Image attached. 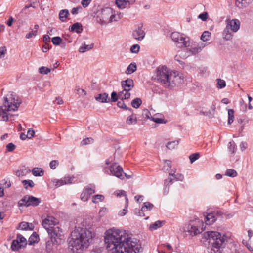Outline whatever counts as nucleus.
<instances>
[{
  "label": "nucleus",
  "instance_id": "nucleus-1",
  "mask_svg": "<svg viewBox=\"0 0 253 253\" xmlns=\"http://www.w3.org/2000/svg\"><path fill=\"white\" fill-rule=\"evenodd\" d=\"M104 241L106 247L110 249L112 253H142L143 251L139 239L114 227L105 231Z\"/></svg>",
  "mask_w": 253,
  "mask_h": 253
},
{
  "label": "nucleus",
  "instance_id": "nucleus-2",
  "mask_svg": "<svg viewBox=\"0 0 253 253\" xmlns=\"http://www.w3.org/2000/svg\"><path fill=\"white\" fill-rule=\"evenodd\" d=\"M94 233L86 228L76 227L71 232L68 248L73 253H81L92 241Z\"/></svg>",
  "mask_w": 253,
  "mask_h": 253
},
{
  "label": "nucleus",
  "instance_id": "nucleus-3",
  "mask_svg": "<svg viewBox=\"0 0 253 253\" xmlns=\"http://www.w3.org/2000/svg\"><path fill=\"white\" fill-rule=\"evenodd\" d=\"M156 78L166 88H171L181 83L182 74L178 72L170 71L165 66L159 67L157 69Z\"/></svg>",
  "mask_w": 253,
  "mask_h": 253
},
{
  "label": "nucleus",
  "instance_id": "nucleus-4",
  "mask_svg": "<svg viewBox=\"0 0 253 253\" xmlns=\"http://www.w3.org/2000/svg\"><path fill=\"white\" fill-rule=\"evenodd\" d=\"M204 237L209 240L212 245L210 253H222L221 248L230 238V236L227 234L212 231L205 232Z\"/></svg>",
  "mask_w": 253,
  "mask_h": 253
},
{
  "label": "nucleus",
  "instance_id": "nucleus-5",
  "mask_svg": "<svg viewBox=\"0 0 253 253\" xmlns=\"http://www.w3.org/2000/svg\"><path fill=\"white\" fill-rule=\"evenodd\" d=\"M21 100L13 93H8L4 97V102L0 107V121H7L8 120L9 111L17 110Z\"/></svg>",
  "mask_w": 253,
  "mask_h": 253
},
{
  "label": "nucleus",
  "instance_id": "nucleus-6",
  "mask_svg": "<svg viewBox=\"0 0 253 253\" xmlns=\"http://www.w3.org/2000/svg\"><path fill=\"white\" fill-rule=\"evenodd\" d=\"M205 228V226L202 220L196 219L191 221L186 227L185 231L188 233L191 237L196 236L201 233Z\"/></svg>",
  "mask_w": 253,
  "mask_h": 253
},
{
  "label": "nucleus",
  "instance_id": "nucleus-7",
  "mask_svg": "<svg viewBox=\"0 0 253 253\" xmlns=\"http://www.w3.org/2000/svg\"><path fill=\"white\" fill-rule=\"evenodd\" d=\"M41 202V200L40 198L26 195L18 201V205L19 207H35L38 206Z\"/></svg>",
  "mask_w": 253,
  "mask_h": 253
},
{
  "label": "nucleus",
  "instance_id": "nucleus-8",
  "mask_svg": "<svg viewBox=\"0 0 253 253\" xmlns=\"http://www.w3.org/2000/svg\"><path fill=\"white\" fill-rule=\"evenodd\" d=\"M171 38L176 45L179 47H188L190 46V43L186 40V38L183 34L177 32H172Z\"/></svg>",
  "mask_w": 253,
  "mask_h": 253
},
{
  "label": "nucleus",
  "instance_id": "nucleus-9",
  "mask_svg": "<svg viewBox=\"0 0 253 253\" xmlns=\"http://www.w3.org/2000/svg\"><path fill=\"white\" fill-rule=\"evenodd\" d=\"M50 238L54 240L56 244H61L64 240V235L60 227L56 226L52 229H50L48 232Z\"/></svg>",
  "mask_w": 253,
  "mask_h": 253
},
{
  "label": "nucleus",
  "instance_id": "nucleus-10",
  "mask_svg": "<svg viewBox=\"0 0 253 253\" xmlns=\"http://www.w3.org/2000/svg\"><path fill=\"white\" fill-rule=\"evenodd\" d=\"M110 174L120 179H124L123 168L117 163L112 164L109 168Z\"/></svg>",
  "mask_w": 253,
  "mask_h": 253
},
{
  "label": "nucleus",
  "instance_id": "nucleus-11",
  "mask_svg": "<svg viewBox=\"0 0 253 253\" xmlns=\"http://www.w3.org/2000/svg\"><path fill=\"white\" fill-rule=\"evenodd\" d=\"M95 192V186L92 185L84 187L81 194V199L84 202L87 201L90 196Z\"/></svg>",
  "mask_w": 253,
  "mask_h": 253
},
{
  "label": "nucleus",
  "instance_id": "nucleus-12",
  "mask_svg": "<svg viewBox=\"0 0 253 253\" xmlns=\"http://www.w3.org/2000/svg\"><path fill=\"white\" fill-rule=\"evenodd\" d=\"M56 223L57 221L54 217L47 215L46 218L43 219L42 225L48 232L50 229L55 227L54 226L56 225Z\"/></svg>",
  "mask_w": 253,
  "mask_h": 253
},
{
  "label": "nucleus",
  "instance_id": "nucleus-13",
  "mask_svg": "<svg viewBox=\"0 0 253 253\" xmlns=\"http://www.w3.org/2000/svg\"><path fill=\"white\" fill-rule=\"evenodd\" d=\"M143 24H140L138 25L132 33V36L134 39L138 41H142L145 36V32L143 29Z\"/></svg>",
  "mask_w": 253,
  "mask_h": 253
},
{
  "label": "nucleus",
  "instance_id": "nucleus-14",
  "mask_svg": "<svg viewBox=\"0 0 253 253\" xmlns=\"http://www.w3.org/2000/svg\"><path fill=\"white\" fill-rule=\"evenodd\" d=\"M226 27H228L232 32H236L240 28V22L239 20L235 19L227 20Z\"/></svg>",
  "mask_w": 253,
  "mask_h": 253
},
{
  "label": "nucleus",
  "instance_id": "nucleus-15",
  "mask_svg": "<svg viewBox=\"0 0 253 253\" xmlns=\"http://www.w3.org/2000/svg\"><path fill=\"white\" fill-rule=\"evenodd\" d=\"M121 86L126 91L129 92L134 87V82L132 79H127L121 82Z\"/></svg>",
  "mask_w": 253,
  "mask_h": 253
},
{
  "label": "nucleus",
  "instance_id": "nucleus-16",
  "mask_svg": "<svg viewBox=\"0 0 253 253\" xmlns=\"http://www.w3.org/2000/svg\"><path fill=\"white\" fill-rule=\"evenodd\" d=\"M111 13L112 8H111L107 7L102 9L100 15L101 18H102V23H109V17Z\"/></svg>",
  "mask_w": 253,
  "mask_h": 253
},
{
  "label": "nucleus",
  "instance_id": "nucleus-17",
  "mask_svg": "<svg viewBox=\"0 0 253 253\" xmlns=\"http://www.w3.org/2000/svg\"><path fill=\"white\" fill-rule=\"evenodd\" d=\"M158 253H171L172 250L171 246L169 244H161L158 246Z\"/></svg>",
  "mask_w": 253,
  "mask_h": 253
},
{
  "label": "nucleus",
  "instance_id": "nucleus-18",
  "mask_svg": "<svg viewBox=\"0 0 253 253\" xmlns=\"http://www.w3.org/2000/svg\"><path fill=\"white\" fill-rule=\"evenodd\" d=\"M73 178L70 176H65L61 178L59 180H57L56 181L55 186L59 187L61 186L71 184L72 182Z\"/></svg>",
  "mask_w": 253,
  "mask_h": 253
},
{
  "label": "nucleus",
  "instance_id": "nucleus-19",
  "mask_svg": "<svg viewBox=\"0 0 253 253\" xmlns=\"http://www.w3.org/2000/svg\"><path fill=\"white\" fill-rule=\"evenodd\" d=\"M153 206V205L149 202L144 203L143 206L141 208V211H139V215L144 216V212L150 211Z\"/></svg>",
  "mask_w": 253,
  "mask_h": 253
},
{
  "label": "nucleus",
  "instance_id": "nucleus-20",
  "mask_svg": "<svg viewBox=\"0 0 253 253\" xmlns=\"http://www.w3.org/2000/svg\"><path fill=\"white\" fill-rule=\"evenodd\" d=\"M217 218L213 213L208 214L205 218V222L207 225H211L213 224Z\"/></svg>",
  "mask_w": 253,
  "mask_h": 253
},
{
  "label": "nucleus",
  "instance_id": "nucleus-21",
  "mask_svg": "<svg viewBox=\"0 0 253 253\" xmlns=\"http://www.w3.org/2000/svg\"><path fill=\"white\" fill-rule=\"evenodd\" d=\"M131 112L132 114L127 117L126 121V124L128 125H135L137 122L136 115L132 112V111Z\"/></svg>",
  "mask_w": 253,
  "mask_h": 253
},
{
  "label": "nucleus",
  "instance_id": "nucleus-22",
  "mask_svg": "<svg viewBox=\"0 0 253 253\" xmlns=\"http://www.w3.org/2000/svg\"><path fill=\"white\" fill-rule=\"evenodd\" d=\"M233 33L230 29L226 26L223 31V38L226 40H230L233 36Z\"/></svg>",
  "mask_w": 253,
  "mask_h": 253
},
{
  "label": "nucleus",
  "instance_id": "nucleus-23",
  "mask_svg": "<svg viewBox=\"0 0 253 253\" xmlns=\"http://www.w3.org/2000/svg\"><path fill=\"white\" fill-rule=\"evenodd\" d=\"M69 30L72 32L81 33L83 31L82 26L79 23H75L69 28Z\"/></svg>",
  "mask_w": 253,
  "mask_h": 253
},
{
  "label": "nucleus",
  "instance_id": "nucleus-24",
  "mask_svg": "<svg viewBox=\"0 0 253 253\" xmlns=\"http://www.w3.org/2000/svg\"><path fill=\"white\" fill-rule=\"evenodd\" d=\"M59 244H56L53 240L50 238V240H48L46 243V248L48 252H51L54 248H56L57 245Z\"/></svg>",
  "mask_w": 253,
  "mask_h": 253
},
{
  "label": "nucleus",
  "instance_id": "nucleus-25",
  "mask_svg": "<svg viewBox=\"0 0 253 253\" xmlns=\"http://www.w3.org/2000/svg\"><path fill=\"white\" fill-rule=\"evenodd\" d=\"M95 99L100 102L104 103L108 102L109 100V98L108 94L104 93L103 94H99L95 97Z\"/></svg>",
  "mask_w": 253,
  "mask_h": 253
},
{
  "label": "nucleus",
  "instance_id": "nucleus-26",
  "mask_svg": "<svg viewBox=\"0 0 253 253\" xmlns=\"http://www.w3.org/2000/svg\"><path fill=\"white\" fill-rule=\"evenodd\" d=\"M253 0H237L236 5L239 8H243L247 6L252 2Z\"/></svg>",
  "mask_w": 253,
  "mask_h": 253
},
{
  "label": "nucleus",
  "instance_id": "nucleus-27",
  "mask_svg": "<svg viewBox=\"0 0 253 253\" xmlns=\"http://www.w3.org/2000/svg\"><path fill=\"white\" fill-rule=\"evenodd\" d=\"M94 46L93 43H91L89 45L85 44L84 42L82 46H81L79 49V52L80 53H84L87 51H89L90 49H92Z\"/></svg>",
  "mask_w": 253,
  "mask_h": 253
},
{
  "label": "nucleus",
  "instance_id": "nucleus-28",
  "mask_svg": "<svg viewBox=\"0 0 253 253\" xmlns=\"http://www.w3.org/2000/svg\"><path fill=\"white\" fill-rule=\"evenodd\" d=\"M19 228L24 230H27L28 229L32 230H33V226L31 223L30 224L27 222H22L19 225Z\"/></svg>",
  "mask_w": 253,
  "mask_h": 253
},
{
  "label": "nucleus",
  "instance_id": "nucleus-29",
  "mask_svg": "<svg viewBox=\"0 0 253 253\" xmlns=\"http://www.w3.org/2000/svg\"><path fill=\"white\" fill-rule=\"evenodd\" d=\"M201 51V49H199V47L197 46L196 45H194L192 46L189 49V52L187 55H184V57L189 56L192 54H196L200 52Z\"/></svg>",
  "mask_w": 253,
  "mask_h": 253
},
{
  "label": "nucleus",
  "instance_id": "nucleus-30",
  "mask_svg": "<svg viewBox=\"0 0 253 253\" xmlns=\"http://www.w3.org/2000/svg\"><path fill=\"white\" fill-rule=\"evenodd\" d=\"M69 15V11L67 9L61 10L59 14L60 20L62 22H65Z\"/></svg>",
  "mask_w": 253,
  "mask_h": 253
},
{
  "label": "nucleus",
  "instance_id": "nucleus-31",
  "mask_svg": "<svg viewBox=\"0 0 253 253\" xmlns=\"http://www.w3.org/2000/svg\"><path fill=\"white\" fill-rule=\"evenodd\" d=\"M163 221H161L160 220L157 221L154 223H152L149 226V230L150 231H154L157 230V229L161 227L163 225Z\"/></svg>",
  "mask_w": 253,
  "mask_h": 253
},
{
  "label": "nucleus",
  "instance_id": "nucleus-32",
  "mask_svg": "<svg viewBox=\"0 0 253 253\" xmlns=\"http://www.w3.org/2000/svg\"><path fill=\"white\" fill-rule=\"evenodd\" d=\"M130 93L129 92L125 91L123 89L118 93V97L121 100L127 99L130 98Z\"/></svg>",
  "mask_w": 253,
  "mask_h": 253
},
{
  "label": "nucleus",
  "instance_id": "nucleus-33",
  "mask_svg": "<svg viewBox=\"0 0 253 253\" xmlns=\"http://www.w3.org/2000/svg\"><path fill=\"white\" fill-rule=\"evenodd\" d=\"M136 70V65L135 63H131L126 68L125 73L126 74H130Z\"/></svg>",
  "mask_w": 253,
  "mask_h": 253
},
{
  "label": "nucleus",
  "instance_id": "nucleus-34",
  "mask_svg": "<svg viewBox=\"0 0 253 253\" xmlns=\"http://www.w3.org/2000/svg\"><path fill=\"white\" fill-rule=\"evenodd\" d=\"M32 174L35 176H41L43 175V171L40 168H34L32 170Z\"/></svg>",
  "mask_w": 253,
  "mask_h": 253
},
{
  "label": "nucleus",
  "instance_id": "nucleus-35",
  "mask_svg": "<svg viewBox=\"0 0 253 253\" xmlns=\"http://www.w3.org/2000/svg\"><path fill=\"white\" fill-rule=\"evenodd\" d=\"M23 247L22 245L17 241V239L14 240L12 243L11 248L13 251L18 250L19 249Z\"/></svg>",
  "mask_w": 253,
  "mask_h": 253
},
{
  "label": "nucleus",
  "instance_id": "nucleus-36",
  "mask_svg": "<svg viewBox=\"0 0 253 253\" xmlns=\"http://www.w3.org/2000/svg\"><path fill=\"white\" fill-rule=\"evenodd\" d=\"M211 36V33L208 31H204L201 36V40L203 42H207L209 40Z\"/></svg>",
  "mask_w": 253,
  "mask_h": 253
},
{
  "label": "nucleus",
  "instance_id": "nucleus-37",
  "mask_svg": "<svg viewBox=\"0 0 253 253\" xmlns=\"http://www.w3.org/2000/svg\"><path fill=\"white\" fill-rule=\"evenodd\" d=\"M128 199L127 197H126V206L125 208L123 209L122 210H121L119 213L118 215L119 216H124L126 215L127 212V207H128Z\"/></svg>",
  "mask_w": 253,
  "mask_h": 253
},
{
  "label": "nucleus",
  "instance_id": "nucleus-38",
  "mask_svg": "<svg viewBox=\"0 0 253 253\" xmlns=\"http://www.w3.org/2000/svg\"><path fill=\"white\" fill-rule=\"evenodd\" d=\"M184 178V176L182 174L180 173H177L174 174V176L173 177H169V181L170 182L172 183L173 181H182Z\"/></svg>",
  "mask_w": 253,
  "mask_h": 253
},
{
  "label": "nucleus",
  "instance_id": "nucleus-39",
  "mask_svg": "<svg viewBox=\"0 0 253 253\" xmlns=\"http://www.w3.org/2000/svg\"><path fill=\"white\" fill-rule=\"evenodd\" d=\"M234 111L233 109H230L228 110V124H231L234 121Z\"/></svg>",
  "mask_w": 253,
  "mask_h": 253
},
{
  "label": "nucleus",
  "instance_id": "nucleus-40",
  "mask_svg": "<svg viewBox=\"0 0 253 253\" xmlns=\"http://www.w3.org/2000/svg\"><path fill=\"white\" fill-rule=\"evenodd\" d=\"M142 104V101L139 98H136L131 102V105L135 108H138Z\"/></svg>",
  "mask_w": 253,
  "mask_h": 253
},
{
  "label": "nucleus",
  "instance_id": "nucleus-41",
  "mask_svg": "<svg viewBox=\"0 0 253 253\" xmlns=\"http://www.w3.org/2000/svg\"><path fill=\"white\" fill-rule=\"evenodd\" d=\"M179 144V141H173L168 142L166 147L169 149H173L176 148Z\"/></svg>",
  "mask_w": 253,
  "mask_h": 253
},
{
  "label": "nucleus",
  "instance_id": "nucleus-42",
  "mask_svg": "<svg viewBox=\"0 0 253 253\" xmlns=\"http://www.w3.org/2000/svg\"><path fill=\"white\" fill-rule=\"evenodd\" d=\"M115 3L117 6L120 9L125 8L127 6L126 4L125 0H116Z\"/></svg>",
  "mask_w": 253,
  "mask_h": 253
},
{
  "label": "nucleus",
  "instance_id": "nucleus-43",
  "mask_svg": "<svg viewBox=\"0 0 253 253\" xmlns=\"http://www.w3.org/2000/svg\"><path fill=\"white\" fill-rule=\"evenodd\" d=\"M104 197L102 195H95L92 197V202L94 203H97L99 202L102 201L103 200Z\"/></svg>",
  "mask_w": 253,
  "mask_h": 253
},
{
  "label": "nucleus",
  "instance_id": "nucleus-44",
  "mask_svg": "<svg viewBox=\"0 0 253 253\" xmlns=\"http://www.w3.org/2000/svg\"><path fill=\"white\" fill-rule=\"evenodd\" d=\"M225 175L229 177H235L237 176V173L234 169H228L226 171Z\"/></svg>",
  "mask_w": 253,
  "mask_h": 253
},
{
  "label": "nucleus",
  "instance_id": "nucleus-45",
  "mask_svg": "<svg viewBox=\"0 0 253 253\" xmlns=\"http://www.w3.org/2000/svg\"><path fill=\"white\" fill-rule=\"evenodd\" d=\"M229 152L231 154H234L236 149L235 144L234 142H230L228 144Z\"/></svg>",
  "mask_w": 253,
  "mask_h": 253
},
{
  "label": "nucleus",
  "instance_id": "nucleus-46",
  "mask_svg": "<svg viewBox=\"0 0 253 253\" xmlns=\"http://www.w3.org/2000/svg\"><path fill=\"white\" fill-rule=\"evenodd\" d=\"M109 17V23L112 22L113 21H117L120 19L119 16L116 17L114 11L113 10V9H112V13L110 14Z\"/></svg>",
  "mask_w": 253,
  "mask_h": 253
},
{
  "label": "nucleus",
  "instance_id": "nucleus-47",
  "mask_svg": "<svg viewBox=\"0 0 253 253\" xmlns=\"http://www.w3.org/2000/svg\"><path fill=\"white\" fill-rule=\"evenodd\" d=\"M16 239L21 244V245H22L23 247H24L25 245H26V239L21 235H18Z\"/></svg>",
  "mask_w": 253,
  "mask_h": 253
},
{
  "label": "nucleus",
  "instance_id": "nucleus-48",
  "mask_svg": "<svg viewBox=\"0 0 253 253\" xmlns=\"http://www.w3.org/2000/svg\"><path fill=\"white\" fill-rule=\"evenodd\" d=\"M51 41L53 44L59 45L61 43L62 40L60 37L56 36L52 38Z\"/></svg>",
  "mask_w": 253,
  "mask_h": 253
},
{
  "label": "nucleus",
  "instance_id": "nucleus-49",
  "mask_svg": "<svg viewBox=\"0 0 253 253\" xmlns=\"http://www.w3.org/2000/svg\"><path fill=\"white\" fill-rule=\"evenodd\" d=\"M22 183L24 185L25 188H28V187H33L34 186V183L33 181L31 180H23Z\"/></svg>",
  "mask_w": 253,
  "mask_h": 253
},
{
  "label": "nucleus",
  "instance_id": "nucleus-50",
  "mask_svg": "<svg viewBox=\"0 0 253 253\" xmlns=\"http://www.w3.org/2000/svg\"><path fill=\"white\" fill-rule=\"evenodd\" d=\"M117 106L119 108H123L125 110H128L130 111H132V109L131 108H129L127 107V106L125 104L123 100H121L120 101H118L117 103Z\"/></svg>",
  "mask_w": 253,
  "mask_h": 253
},
{
  "label": "nucleus",
  "instance_id": "nucleus-51",
  "mask_svg": "<svg viewBox=\"0 0 253 253\" xmlns=\"http://www.w3.org/2000/svg\"><path fill=\"white\" fill-rule=\"evenodd\" d=\"M200 157V154L199 153H195L192 154L189 156V159L191 163H193L196 160L198 159Z\"/></svg>",
  "mask_w": 253,
  "mask_h": 253
},
{
  "label": "nucleus",
  "instance_id": "nucleus-52",
  "mask_svg": "<svg viewBox=\"0 0 253 253\" xmlns=\"http://www.w3.org/2000/svg\"><path fill=\"white\" fill-rule=\"evenodd\" d=\"M226 86V82L224 80L219 79L217 80V87L218 88H222Z\"/></svg>",
  "mask_w": 253,
  "mask_h": 253
},
{
  "label": "nucleus",
  "instance_id": "nucleus-53",
  "mask_svg": "<svg viewBox=\"0 0 253 253\" xmlns=\"http://www.w3.org/2000/svg\"><path fill=\"white\" fill-rule=\"evenodd\" d=\"M50 69L44 66H42L39 68V72L41 74H47L50 72Z\"/></svg>",
  "mask_w": 253,
  "mask_h": 253
},
{
  "label": "nucleus",
  "instance_id": "nucleus-54",
  "mask_svg": "<svg viewBox=\"0 0 253 253\" xmlns=\"http://www.w3.org/2000/svg\"><path fill=\"white\" fill-rule=\"evenodd\" d=\"M38 32L37 30H32L31 32H30L29 33L27 34L25 36V38L26 39H30L32 38L33 37H35L37 35Z\"/></svg>",
  "mask_w": 253,
  "mask_h": 253
},
{
  "label": "nucleus",
  "instance_id": "nucleus-55",
  "mask_svg": "<svg viewBox=\"0 0 253 253\" xmlns=\"http://www.w3.org/2000/svg\"><path fill=\"white\" fill-rule=\"evenodd\" d=\"M93 139L92 138H90V137L86 138L85 139H83L81 141V145L82 146L91 143L92 142H93Z\"/></svg>",
  "mask_w": 253,
  "mask_h": 253
},
{
  "label": "nucleus",
  "instance_id": "nucleus-56",
  "mask_svg": "<svg viewBox=\"0 0 253 253\" xmlns=\"http://www.w3.org/2000/svg\"><path fill=\"white\" fill-rule=\"evenodd\" d=\"M140 49V46L138 44H134L130 47V51L133 53H137Z\"/></svg>",
  "mask_w": 253,
  "mask_h": 253
},
{
  "label": "nucleus",
  "instance_id": "nucleus-57",
  "mask_svg": "<svg viewBox=\"0 0 253 253\" xmlns=\"http://www.w3.org/2000/svg\"><path fill=\"white\" fill-rule=\"evenodd\" d=\"M75 90L77 93L80 96H85L86 95V92L84 89L80 88L79 87H76Z\"/></svg>",
  "mask_w": 253,
  "mask_h": 253
},
{
  "label": "nucleus",
  "instance_id": "nucleus-58",
  "mask_svg": "<svg viewBox=\"0 0 253 253\" xmlns=\"http://www.w3.org/2000/svg\"><path fill=\"white\" fill-rule=\"evenodd\" d=\"M6 148L7 152H12L15 149L16 146L13 143H9L6 145Z\"/></svg>",
  "mask_w": 253,
  "mask_h": 253
},
{
  "label": "nucleus",
  "instance_id": "nucleus-59",
  "mask_svg": "<svg viewBox=\"0 0 253 253\" xmlns=\"http://www.w3.org/2000/svg\"><path fill=\"white\" fill-rule=\"evenodd\" d=\"M7 53V48L5 46L0 48V57L3 58Z\"/></svg>",
  "mask_w": 253,
  "mask_h": 253
},
{
  "label": "nucleus",
  "instance_id": "nucleus-60",
  "mask_svg": "<svg viewBox=\"0 0 253 253\" xmlns=\"http://www.w3.org/2000/svg\"><path fill=\"white\" fill-rule=\"evenodd\" d=\"M171 162L169 160H166L164 163V169L169 170L171 168Z\"/></svg>",
  "mask_w": 253,
  "mask_h": 253
},
{
  "label": "nucleus",
  "instance_id": "nucleus-61",
  "mask_svg": "<svg viewBox=\"0 0 253 253\" xmlns=\"http://www.w3.org/2000/svg\"><path fill=\"white\" fill-rule=\"evenodd\" d=\"M59 162L57 160H52L50 162L49 164L50 168L52 169H56V166L57 165H58Z\"/></svg>",
  "mask_w": 253,
  "mask_h": 253
},
{
  "label": "nucleus",
  "instance_id": "nucleus-62",
  "mask_svg": "<svg viewBox=\"0 0 253 253\" xmlns=\"http://www.w3.org/2000/svg\"><path fill=\"white\" fill-rule=\"evenodd\" d=\"M82 9V8L81 6H79L77 7H74L72 8L71 10V13L73 15L77 14L79 13V11H81Z\"/></svg>",
  "mask_w": 253,
  "mask_h": 253
},
{
  "label": "nucleus",
  "instance_id": "nucleus-63",
  "mask_svg": "<svg viewBox=\"0 0 253 253\" xmlns=\"http://www.w3.org/2000/svg\"><path fill=\"white\" fill-rule=\"evenodd\" d=\"M91 1L92 0H82L81 4L84 8H86L89 5Z\"/></svg>",
  "mask_w": 253,
  "mask_h": 253
},
{
  "label": "nucleus",
  "instance_id": "nucleus-64",
  "mask_svg": "<svg viewBox=\"0 0 253 253\" xmlns=\"http://www.w3.org/2000/svg\"><path fill=\"white\" fill-rule=\"evenodd\" d=\"M118 98V95H117L116 92L113 91L112 92L111 95V101L116 102L117 101Z\"/></svg>",
  "mask_w": 253,
  "mask_h": 253
}]
</instances>
